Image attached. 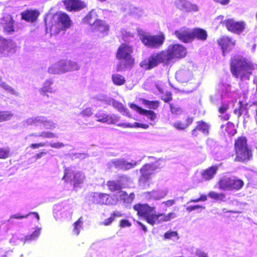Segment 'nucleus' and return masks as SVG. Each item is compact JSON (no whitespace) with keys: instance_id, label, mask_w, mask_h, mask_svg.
Masks as SVG:
<instances>
[{"instance_id":"nucleus-1","label":"nucleus","mask_w":257,"mask_h":257,"mask_svg":"<svg viewBox=\"0 0 257 257\" xmlns=\"http://www.w3.org/2000/svg\"><path fill=\"white\" fill-rule=\"evenodd\" d=\"M133 209L137 211V215L152 225L167 222L176 217L174 212L166 215L164 213H156V207L150 206L148 204L137 203L133 206Z\"/></svg>"},{"instance_id":"nucleus-2","label":"nucleus","mask_w":257,"mask_h":257,"mask_svg":"<svg viewBox=\"0 0 257 257\" xmlns=\"http://www.w3.org/2000/svg\"><path fill=\"white\" fill-rule=\"evenodd\" d=\"M229 65L232 75L241 80H249L255 68L251 61L239 55H234L230 58Z\"/></svg>"},{"instance_id":"nucleus-3","label":"nucleus","mask_w":257,"mask_h":257,"mask_svg":"<svg viewBox=\"0 0 257 257\" xmlns=\"http://www.w3.org/2000/svg\"><path fill=\"white\" fill-rule=\"evenodd\" d=\"M133 51V47L130 44L122 43L119 45L116 52L115 57L117 60L123 62L117 65V71L131 69L134 66L135 59L132 55Z\"/></svg>"},{"instance_id":"nucleus-4","label":"nucleus","mask_w":257,"mask_h":257,"mask_svg":"<svg viewBox=\"0 0 257 257\" xmlns=\"http://www.w3.org/2000/svg\"><path fill=\"white\" fill-rule=\"evenodd\" d=\"M47 30L51 34H57L63 28H68L71 25L69 16L64 13H56L45 19Z\"/></svg>"},{"instance_id":"nucleus-5","label":"nucleus","mask_w":257,"mask_h":257,"mask_svg":"<svg viewBox=\"0 0 257 257\" xmlns=\"http://www.w3.org/2000/svg\"><path fill=\"white\" fill-rule=\"evenodd\" d=\"M234 161L236 162H247L252 158L251 149L247 144V138L243 136L238 137L234 140Z\"/></svg>"},{"instance_id":"nucleus-6","label":"nucleus","mask_w":257,"mask_h":257,"mask_svg":"<svg viewBox=\"0 0 257 257\" xmlns=\"http://www.w3.org/2000/svg\"><path fill=\"white\" fill-rule=\"evenodd\" d=\"M79 66L77 62L70 60H61L48 68V72L51 74H58L68 71L78 70Z\"/></svg>"},{"instance_id":"nucleus-7","label":"nucleus","mask_w":257,"mask_h":257,"mask_svg":"<svg viewBox=\"0 0 257 257\" xmlns=\"http://www.w3.org/2000/svg\"><path fill=\"white\" fill-rule=\"evenodd\" d=\"M168 65L164 54V51L151 54L147 59H144L140 63L141 68L150 70L157 67L159 64Z\"/></svg>"},{"instance_id":"nucleus-8","label":"nucleus","mask_w":257,"mask_h":257,"mask_svg":"<svg viewBox=\"0 0 257 257\" xmlns=\"http://www.w3.org/2000/svg\"><path fill=\"white\" fill-rule=\"evenodd\" d=\"M164 54L169 64L173 59H180L185 57L187 54L186 48L180 44L171 45L166 51H164Z\"/></svg>"},{"instance_id":"nucleus-9","label":"nucleus","mask_w":257,"mask_h":257,"mask_svg":"<svg viewBox=\"0 0 257 257\" xmlns=\"http://www.w3.org/2000/svg\"><path fill=\"white\" fill-rule=\"evenodd\" d=\"M140 39L147 47L157 49L163 45L165 37L162 33L155 35L143 34L141 35Z\"/></svg>"},{"instance_id":"nucleus-10","label":"nucleus","mask_w":257,"mask_h":257,"mask_svg":"<svg viewBox=\"0 0 257 257\" xmlns=\"http://www.w3.org/2000/svg\"><path fill=\"white\" fill-rule=\"evenodd\" d=\"M223 24L228 31L237 35L242 33L246 27V24L244 21H237L233 18L224 20Z\"/></svg>"},{"instance_id":"nucleus-11","label":"nucleus","mask_w":257,"mask_h":257,"mask_svg":"<svg viewBox=\"0 0 257 257\" xmlns=\"http://www.w3.org/2000/svg\"><path fill=\"white\" fill-rule=\"evenodd\" d=\"M85 176L79 172H75L73 171L67 169L65 170L63 179L67 183H73L74 187H78L80 184L83 182Z\"/></svg>"},{"instance_id":"nucleus-12","label":"nucleus","mask_w":257,"mask_h":257,"mask_svg":"<svg viewBox=\"0 0 257 257\" xmlns=\"http://www.w3.org/2000/svg\"><path fill=\"white\" fill-rule=\"evenodd\" d=\"M217 43L221 48L222 55L225 56L234 47L236 41L227 36H222L217 40Z\"/></svg>"},{"instance_id":"nucleus-13","label":"nucleus","mask_w":257,"mask_h":257,"mask_svg":"<svg viewBox=\"0 0 257 257\" xmlns=\"http://www.w3.org/2000/svg\"><path fill=\"white\" fill-rule=\"evenodd\" d=\"M92 31L98 36L104 37L108 35L109 26L105 21L97 19L92 23Z\"/></svg>"},{"instance_id":"nucleus-14","label":"nucleus","mask_w":257,"mask_h":257,"mask_svg":"<svg viewBox=\"0 0 257 257\" xmlns=\"http://www.w3.org/2000/svg\"><path fill=\"white\" fill-rule=\"evenodd\" d=\"M210 129V124L205 121L199 120L196 122V125L192 130L191 135L194 137H197L200 133L204 135H208Z\"/></svg>"},{"instance_id":"nucleus-15","label":"nucleus","mask_w":257,"mask_h":257,"mask_svg":"<svg viewBox=\"0 0 257 257\" xmlns=\"http://www.w3.org/2000/svg\"><path fill=\"white\" fill-rule=\"evenodd\" d=\"M192 29L183 27L174 32L176 37L181 42L184 43L192 42Z\"/></svg>"},{"instance_id":"nucleus-16","label":"nucleus","mask_w":257,"mask_h":257,"mask_svg":"<svg viewBox=\"0 0 257 257\" xmlns=\"http://www.w3.org/2000/svg\"><path fill=\"white\" fill-rule=\"evenodd\" d=\"M219 134L220 136L226 137H232L237 132L235 124L231 121H227L226 123L220 125Z\"/></svg>"},{"instance_id":"nucleus-17","label":"nucleus","mask_w":257,"mask_h":257,"mask_svg":"<svg viewBox=\"0 0 257 257\" xmlns=\"http://www.w3.org/2000/svg\"><path fill=\"white\" fill-rule=\"evenodd\" d=\"M158 169V167L154 164H145L140 169L141 176L140 180L145 182L151 178V176L155 171Z\"/></svg>"},{"instance_id":"nucleus-18","label":"nucleus","mask_w":257,"mask_h":257,"mask_svg":"<svg viewBox=\"0 0 257 257\" xmlns=\"http://www.w3.org/2000/svg\"><path fill=\"white\" fill-rule=\"evenodd\" d=\"M63 3L68 11H79L86 7V4L80 0H65Z\"/></svg>"},{"instance_id":"nucleus-19","label":"nucleus","mask_w":257,"mask_h":257,"mask_svg":"<svg viewBox=\"0 0 257 257\" xmlns=\"http://www.w3.org/2000/svg\"><path fill=\"white\" fill-rule=\"evenodd\" d=\"M39 15L40 13L37 10L28 9L21 13L22 20L31 23L36 22Z\"/></svg>"},{"instance_id":"nucleus-20","label":"nucleus","mask_w":257,"mask_h":257,"mask_svg":"<svg viewBox=\"0 0 257 257\" xmlns=\"http://www.w3.org/2000/svg\"><path fill=\"white\" fill-rule=\"evenodd\" d=\"M96 121L100 122L115 124L118 121V117L114 114L108 115L102 112H98L95 114Z\"/></svg>"},{"instance_id":"nucleus-21","label":"nucleus","mask_w":257,"mask_h":257,"mask_svg":"<svg viewBox=\"0 0 257 257\" xmlns=\"http://www.w3.org/2000/svg\"><path fill=\"white\" fill-rule=\"evenodd\" d=\"M192 42L194 40L200 41H205L208 37L206 30L200 28H194L192 29Z\"/></svg>"},{"instance_id":"nucleus-22","label":"nucleus","mask_w":257,"mask_h":257,"mask_svg":"<svg viewBox=\"0 0 257 257\" xmlns=\"http://www.w3.org/2000/svg\"><path fill=\"white\" fill-rule=\"evenodd\" d=\"M33 122L36 124H42L46 129L53 130L56 127V125L52 121L47 119L44 117L39 116L36 118Z\"/></svg>"},{"instance_id":"nucleus-23","label":"nucleus","mask_w":257,"mask_h":257,"mask_svg":"<svg viewBox=\"0 0 257 257\" xmlns=\"http://www.w3.org/2000/svg\"><path fill=\"white\" fill-rule=\"evenodd\" d=\"M192 76L191 73L187 70H180L176 73V79L182 83L188 82Z\"/></svg>"},{"instance_id":"nucleus-24","label":"nucleus","mask_w":257,"mask_h":257,"mask_svg":"<svg viewBox=\"0 0 257 257\" xmlns=\"http://www.w3.org/2000/svg\"><path fill=\"white\" fill-rule=\"evenodd\" d=\"M218 169V166L217 165L211 166L206 170H204L201 173V176L204 180H210L213 178Z\"/></svg>"},{"instance_id":"nucleus-25","label":"nucleus","mask_w":257,"mask_h":257,"mask_svg":"<svg viewBox=\"0 0 257 257\" xmlns=\"http://www.w3.org/2000/svg\"><path fill=\"white\" fill-rule=\"evenodd\" d=\"M229 108V106L228 103L225 102H222L218 107V111L219 113L220 114V115H219V117L223 120H228L230 117V115L229 114H225L224 115H223L224 113H225Z\"/></svg>"},{"instance_id":"nucleus-26","label":"nucleus","mask_w":257,"mask_h":257,"mask_svg":"<svg viewBox=\"0 0 257 257\" xmlns=\"http://www.w3.org/2000/svg\"><path fill=\"white\" fill-rule=\"evenodd\" d=\"M4 22L3 23L4 31L8 33H11L14 31V21L11 16L7 17L3 19Z\"/></svg>"},{"instance_id":"nucleus-27","label":"nucleus","mask_w":257,"mask_h":257,"mask_svg":"<svg viewBox=\"0 0 257 257\" xmlns=\"http://www.w3.org/2000/svg\"><path fill=\"white\" fill-rule=\"evenodd\" d=\"M230 180L231 177H223L221 178L218 182L219 188L223 190H230L231 186Z\"/></svg>"},{"instance_id":"nucleus-28","label":"nucleus","mask_w":257,"mask_h":257,"mask_svg":"<svg viewBox=\"0 0 257 257\" xmlns=\"http://www.w3.org/2000/svg\"><path fill=\"white\" fill-rule=\"evenodd\" d=\"M139 100L143 104L147 106L150 109H157L160 105V102L159 100L151 101L144 98H140Z\"/></svg>"},{"instance_id":"nucleus-29","label":"nucleus","mask_w":257,"mask_h":257,"mask_svg":"<svg viewBox=\"0 0 257 257\" xmlns=\"http://www.w3.org/2000/svg\"><path fill=\"white\" fill-rule=\"evenodd\" d=\"M239 107L233 111L234 113L237 116L238 118H239L243 114H247L248 113L247 107V104L246 103L243 104V102L241 101H239Z\"/></svg>"},{"instance_id":"nucleus-30","label":"nucleus","mask_w":257,"mask_h":257,"mask_svg":"<svg viewBox=\"0 0 257 257\" xmlns=\"http://www.w3.org/2000/svg\"><path fill=\"white\" fill-rule=\"evenodd\" d=\"M230 190H238L242 188L244 185V182L242 180L235 177L231 178L230 180Z\"/></svg>"},{"instance_id":"nucleus-31","label":"nucleus","mask_w":257,"mask_h":257,"mask_svg":"<svg viewBox=\"0 0 257 257\" xmlns=\"http://www.w3.org/2000/svg\"><path fill=\"white\" fill-rule=\"evenodd\" d=\"M113 83L117 86H121L125 84V79L124 77L119 74H113L111 76Z\"/></svg>"},{"instance_id":"nucleus-32","label":"nucleus","mask_w":257,"mask_h":257,"mask_svg":"<svg viewBox=\"0 0 257 257\" xmlns=\"http://www.w3.org/2000/svg\"><path fill=\"white\" fill-rule=\"evenodd\" d=\"M208 196L212 199L219 202H224L226 201V195L223 193H217L214 191H211L208 193Z\"/></svg>"},{"instance_id":"nucleus-33","label":"nucleus","mask_w":257,"mask_h":257,"mask_svg":"<svg viewBox=\"0 0 257 257\" xmlns=\"http://www.w3.org/2000/svg\"><path fill=\"white\" fill-rule=\"evenodd\" d=\"M117 125L118 126H121L123 128L127 127H141L144 129H147L149 127V124L147 123H141L137 122H135L134 124L131 123H119L117 124Z\"/></svg>"},{"instance_id":"nucleus-34","label":"nucleus","mask_w":257,"mask_h":257,"mask_svg":"<svg viewBox=\"0 0 257 257\" xmlns=\"http://www.w3.org/2000/svg\"><path fill=\"white\" fill-rule=\"evenodd\" d=\"M112 106L116 109L118 111L128 114L129 113L128 110L121 102L113 101L112 103Z\"/></svg>"},{"instance_id":"nucleus-35","label":"nucleus","mask_w":257,"mask_h":257,"mask_svg":"<svg viewBox=\"0 0 257 257\" xmlns=\"http://www.w3.org/2000/svg\"><path fill=\"white\" fill-rule=\"evenodd\" d=\"M106 185L109 190L111 192L118 191L121 189L120 185L117 184L114 181H108L107 182Z\"/></svg>"},{"instance_id":"nucleus-36","label":"nucleus","mask_w":257,"mask_h":257,"mask_svg":"<svg viewBox=\"0 0 257 257\" xmlns=\"http://www.w3.org/2000/svg\"><path fill=\"white\" fill-rule=\"evenodd\" d=\"M52 82L51 81L47 80L46 81L43 87L41 88L40 92L42 94H44L46 92H53V90L52 88L51 87Z\"/></svg>"},{"instance_id":"nucleus-37","label":"nucleus","mask_w":257,"mask_h":257,"mask_svg":"<svg viewBox=\"0 0 257 257\" xmlns=\"http://www.w3.org/2000/svg\"><path fill=\"white\" fill-rule=\"evenodd\" d=\"M13 114L9 111H0V122L8 121L11 119Z\"/></svg>"},{"instance_id":"nucleus-38","label":"nucleus","mask_w":257,"mask_h":257,"mask_svg":"<svg viewBox=\"0 0 257 257\" xmlns=\"http://www.w3.org/2000/svg\"><path fill=\"white\" fill-rule=\"evenodd\" d=\"M180 4L182 7H184V10L187 12L198 11V7L196 5H192L189 2H182L180 3Z\"/></svg>"},{"instance_id":"nucleus-39","label":"nucleus","mask_w":257,"mask_h":257,"mask_svg":"<svg viewBox=\"0 0 257 257\" xmlns=\"http://www.w3.org/2000/svg\"><path fill=\"white\" fill-rule=\"evenodd\" d=\"M141 114L147 116L150 120L153 121L156 119L157 117L156 114L154 111L145 109H144Z\"/></svg>"},{"instance_id":"nucleus-40","label":"nucleus","mask_w":257,"mask_h":257,"mask_svg":"<svg viewBox=\"0 0 257 257\" xmlns=\"http://www.w3.org/2000/svg\"><path fill=\"white\" fill-rule=\"evenodd\" d=\"M40 234V229L38 228L36 229L33 233L31 234L28 235L26 236L25 238V241H29L33 240H35L36 239Z\"/></svg>"},{"instance_id":"nucleus-41","label":"nucleus","mask_w":257,"mask_h":257,"mask_svg":"<svg viewBox=\"0 0 257 257\" xmlns=\"http://www.w3.org/2000/svg\"><path fill=\"white\" fill-rule=\"evenodd\" d=\"M82 223V221L81 220V218H79L73 223V232L74 234L78 235L79 234Z\"/></svg>"},{"instance_id":"nucleus-42","label":"nucleus","mask_w":257,"mask_h":257,"mask_svg":"<svg viewBox=\"0 0 257 257\" xmlns=\"http://www.w3.org/2000/svg\"><path fill=\"white\" fill-rule=\"evenodd\" d=\"M32 137H40L43 138H54L56 137V135L53 133L50 132H43L39 135H35V134H33L30 135Z\"/></svg>"},{"instance_id":"nucleus-43","label":"nucleus","mask_w":257,"mask_h":257,"mask_svg":"<svg viewBox=\"0 0 257 257\" xmlns=\"http://www.w3.org/2000/svg\"><path fill=\"white\" fill-rule=\"evenodd\" d=\"M108 195L107 194L102 193L99 194L96 199V202L98 204L102 205L106 204L107 203Z\"/></svg>"},{"instance_id":"nucleus-44","label":"nucleus","mask_w":257,"mask_h":257,"mask_svg":"<svg viewBox=\"0 0 257 257\" xmlns=\"http://www.w3.org/2000/svg\"><path fill=\"white\" fill-rule=\"evenodd\" d=\"M10 156L9 148H0V159L4 160L8 158Z\"/></svg>"},{"instance_id":"nucleus-45","label":"nucleus","mask_w":257,"mask_h":257,"mask_svg":"<svg viewBox=\"0 0 257 257\" xmlns=\"http://www.w3.org/2000/svg\"><path fill=\"white\" fill-rule=\"evenodd\" d=\"M173 237L179 238L178 234L177 231H168L164 234V238L165 239H171Z\"/></svg>"},{"instance_id":"nucleus-46","label":"nucleus","mask_w":257,"mask_h":257,"mask_svg":"<svg viewBox=\"0 0 257 257\" xmlns=\"http://www.w3.org/2000/svg\"><path fill=\"white\" fill-rule=\"evenodd\" d=\"M204 209H205V207H204L202 205H195L188 206L186 208V210L188 212H191L194 210H202Z\"/></svg>"},{"instance_id":"nucleus-47","label":"nucleus","mask_w":257,"mask_h":257,"mask_svg":"<svg viewBox=\"0 0 257 257\" xmlns=\"http://www.w3.org/2000/svg\"><path fill=\"white\" fill-rule=\"evenodd\" d=\"M119 226L120 228L131 227L132 226V223L127 219H122L119 221Z\"/></svg>"},{"instance_id":"nucleus-48","label":"nucleus","mask_w":257,"mask_h":257,"mask_svg":"<svg viewBox=\"0 0 257 257\" xmlns=\"http://www.w3.org/2000/svg\"><path fill=\"white\" fill-rule=\"evenodd\" d=\"M0 86L6 90L9 91L11 92H14V90L13 88H12L6 82L2 81L1 79H0Z\"/></svg>"},{"instance_id":"nucleus-49","label":"nucleus","mask_w":257,"mask_h":257,"mask_svg":"<svg viewBox=\"0 0 257 257\" xmlns=\"http://www.w3.org/2000/svg\"><path fill=\"white\" fill-rule=\"evenodd\" d=\"M93 112L92 109L90 107L86 108L83 109L80 113L82 116L89 117L92 114Z\"/></svg>"},{"instance_id":"nucleus-50","label":"nucleus","mask_w":257,"mask_h":257,"mask_svg":"<svg viewBox=\"0 0 257 257\" xmlns=\"http://www.w3.org/2000/svg\"><path fill=\"white\" fill-rule=\"evenodd\" d=\"M161 99L165 102H169L172 100V93L170 91H167L164 95V97H162Z\"/></svg>"},{"instance_id":"nucleus-51","label":"nucleus","mask_w":257,"mask_h":257,"mask_svg":"<svg viewBox=\"0 0 257 257\" xmlns=\"http://www.w3.org/2000/svg\"><path fill=\"white\" fill-rule=\"evenodd\" d=\"M170 108L171 112L173 114H179L181 111V108L179 107H178L173 103L170 104Z\"/></svg>"},{"instance_id":"nucleus-52","label":"nucleus","mask_w":257,"mask_h":257,"mask_svg":"<svg viewBox=\"0 0 257 257\" xmlns=\"http://www.w3.org/2000/svg\"><path fill=\"white\" fill-rule=\"evenodd\" d=\"M129 106L132 109L137 111L140 114H142V113L144 110V108H142L141 107H140L133 103H131L129 104Z\"/></svg>"},{"instance_id":"nucleus-53","label":"nucleus","mask_w":257,"mask_h":257,"mask_svg":"<svg viewBox=\"0 0 257 257\" xmlns=\"http://www.w3.org/2000/svg\"><path fill=\"white\" fill-rule=\"evenodd\" d=\"M92 16L91 14H88L83 19V22L86 24H89L92 26Z\"/></svg>"},{"instance_id":"nucleus-54","label":"nucleus","mask_w":257,"mask_h":257,"mask_svg":"<svg viewBox=\"0 0 257 257\" xmlns=\"http://www.w3.org/2000/svg\"><path fill=\"white\" fill-rule=\"evenodd\" d=\"M46 144L45 143L40 142L39 143H33L30 145L29 147L31 149H37L39 148L43 147L45 146Z\"/></svg>"},{"instance_id":"nucleus-55","label":"nucleus","mask_w":257,"mask_h":257,"mask_svg":"<svg viewBox=\"0 0 257 257\" xmlns=\"http://www.w3.org/2000/svg\"><path fill=\"white\" fill-rule=\"evenodd\" d=\"M173 126L175 128L179 130H184L185 128H186L184 124V123L181 121H178L175 122V123H174Z\"/></svg>"},{"instance_id":"nucleus-56","label":"nucleus","mask_w":257,"mask_h":257,"mask_svg":"<svg viewBox=\"0 0 257 257\" xmlns=\"http://www.w3.org/2000/svg\"><path fill=\"white\" fill-rule=\"evenodd\" d=\"M114 220L113 217L111 215L109 218L102 222L101 224L104 226H108L110 225Z\"/></svg>"},{"instance_id":"nucleus-57","label":"nucleus","mask_w":257,"mask_h":257,"mask_svg":"<svg viewBox=\"0 0 257 257\" xmlns=\"http://www.w3.org/2000/svg\"><path fill=\"white\" fill-rule=\"evenodd\" d=\"M28 216H29V214L21 215L19 214H16L11 215L10 216V218L11 219H21L27 218Z\"/></svg>"},{"instance_id":"nucleus-58","label":"nucleus","mask_w":257,"mask_h":257,"mask_svg":"<svg viewBox=\"0 0 257 257\" xmlns=\"http://www.w3.org/2000/svg\"><path fill=\"white\" fill-rule=\"evenodd\" d=\"M50 146L53 148L59 149L64 147V145L61 142H58L55 143H51L50 144Z\"/></svg>"},{"instance_id":"nucleus-59","label":"nucleus","mask_w":257,"mask_h":257,"mask_svg":"<svg viewBox=\"0 0 257 257\" xmlns=\"http://www.w3.org/2000/svg\"><path fill=\"white\" fill-rule=\"evenodd\" d=\"M193 122V118L192 117H187L186 120L185 122H184V124L187 128L189 125H190Z\"/></svg>"},{"instance_id":"nucleus-60","label":"nucleus","mask_w":257,"mask_h":257,"mask_svg":"<svg viewBox=\"0 0 257 257\" xmlns=\"http://www.w3.org/2000/svg\"><path fill=\"white\" fill-rule=\"evenodd\" d=\"M46 154H47V152H46L42 151V152H40L36 154L35 155H34L33 158L35 160H38V159H41L42 157H43Z\"/></svg>"},{"instance_id":"nucleus-61","label":"nucleus","mask_w":257,"mask_h":257,"mask_svg":"<svg viewBox=\"0 0 257 257\" xmlns=\"http://www.w3.org/2000/svg\"><path fill=\"white\" fill-rule=\"evenodd\" d=\"M111 215L113 217L114 220L116 217H120L122 216V214L118 211H114L111 213Z\"/></svg>"},{"instance_id":"nucleus-62","label":"nucleus","mask_w":257,"mask_h":257,"mask_svg":"<svg viewBox=\"0 0 257 257\" xmlns=\"http://www.w3.org/2000/svg\"><path fill=\"white\" fill-rule=\"evenodd\" d=\"M216 1L222 5H227L230 2V0H216Z\"/></svg>"},{"instance_id":"nucleus-63","label":"nucleus","mask_w":257,"mask_h":257,"mask_svg":"<svg viewBox=\"0 0 257 257\" xmlns=\"http://www.w3.org/2000/svg\"><path fill=\"white\" fill-rule=\"evenodd\" d=\"M137 223L140 226H141L142 229L143 230V231L145 232H146L147 231V227H146V226L143 224L141 222L139 221H137Z\"/></svg>"},{"instance_id":"nucleus-64","label":"nucleus","mask_w":257,"mask_h":257,"mask_svg":"<svg viewBox=\"0 0 257 257\" xmlns=\"http://www.w3.org/2000/svg\"><path fill=\"white\" fill-rule=\"evenodd\" d=\"M164 203L168 206H170L173 205L175 203V201L174 200H170L164 202Z\"/></svg>"}]
</instances>
